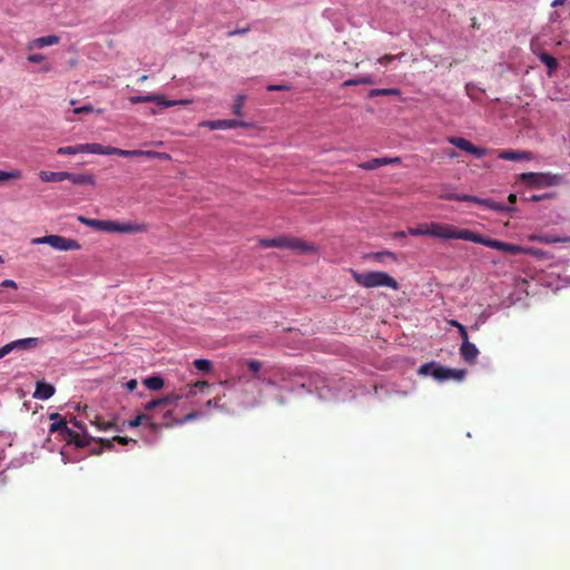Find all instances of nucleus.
Instances as JSON below:
<instances>
[{
  "label": "nucleus",
  "instance_id": "f8f14e48",
  "mask_svg": "<svg viewBox=\"0 0 570 570\" xmlns=\"http://www.w3.org/2000/svg\"><path fill=\"white\" fill-rule=\"evenodd\" d=\"M202 126L210 129V130H226L232 128H247L248 124L242 120L236 119H222V120H207L202 124Z\"/></svg>",
  "mask_w": 570,
  "mask_h": 570
},
{
  "label": "nucleus",
  "instance_id": "a19ab883",
  "mask_svg": "<svg viewBox=\"0 0 570 570\" xmlns=\"http://www.w3.org/2000/svg\"><path fill=\"white\" fill-rule=\"evenodd\" d=\"M98 442L101 444L102 448L105 449H108V450H114V443H115V440L114 438L112 439H98Z\"/></svg>",
  "mask_w": 570,
  "mask_h": 570
},
{
  "label": "nucleus",
  "instance_id": "8fccbe9b",
  "mask_svg": "<svg viewBox=\"0 0 570 570\" xmlns=\"http://www.w3.org/2000/svg\"><path fill=\"white\" fill-rule=\"evenodd\" d=\"M1 287H9V288H13V289H17L18 285L12 279H4L1 282L0 284Z\"/></svg>",
  "mask_w": 570,
  "mask_h": 570
},
{
  "label": "nucleus",
  "instance_id": "bf43d9fd",
  "mask_svg": "<svg viewBox=\"0 0 570 570\" xmlns=\"http://www.w3.org/2000/svg\"><path fill=\"white\" fill-rule=\"evenodd\" d=\"M62 419H63V417H62L59 413H57V412L51 413V414L49 415V420H50V421H52V422H57V421H60V420H62Z\"/></svg>",
  "mask_w": 570,
  "mask_h": 570
},
{
  "label": "nucleus",
  "instance_id": "de8ad7c7",
  "mask_svg": "<svg viewBox=\"0 0 570 570\" xmlns=\"http://www.w3.org/2000/svg\"><path fill=\"white\" fill-rule=\"evenodd\" d=\"M393 60H395V57L393 55H385V56L379 58L377 62L385 66V65L392 62Z\"/></svg>",
  "mask_w": 570,
  "mask_h": 570
},
{
  "label": "nucleus",
  "instance_id": "ddd939ff",
  "mask_svg": "<svg viewBox=\"0 0 570 570\" xmlns=\"http://www.w3.org/2000/svg\"><path fill=\"white\" fill-rule=\"evenodd\" d=\"M183 397V395H174V394H170V395H166L164 397H160V399H155V400H151L150 402H148L146 405H145V410L147 412H151L158 407L160 409H166L170 405H174L176 404V402L178 400H180Z\"/></svg>",
  "mask_w": 570,
  "mask_h": 570
},
{
  "label": "nucleus",
  "instance_id": "603ef678",
  "mask_svg": "<svg viewBox=\"0 0 570 570\" xmlns=\"http://www.w3.org/2000/svg\"><path fill=\"white\" fill-rule=\"evenodd\" d=\"M167 102H171L173 105L170 107H174V106H179V105H189L193 101L190 99H179V100H168L167 99Z\"/></svg>",
  "mask_w": 570,
  "mask_h": 570
},
{
  "label": "nucleus",
  "instance_id": "c756f323",
  "mask_svg": "<svg viewBox=\"0 0 570 570\" xmlns=\"http://www.w3.org/2000/svg\"><path fill=\"white\" fill-rule=\"evenodd\" d=\"M401 94L397 88H383V89H372L368 92V97H377V96H399Z\"/></svg>",
  "mask_w": 570,
  "mask_h": 570
},
{
  "label": "nucleus",
  "instance_id": "79ce46f5",
  "mask_svg": "<svg viewBox=\"0 0 570 570\" xmlns=\"http://www.w3.org/2000/svg\"><path fill=\"white\" fill-rule=\"evenodd\" d=\"M291 89L288 85H269L267 86L268 91H287Z\"/></svg>",
  "mask_w": 570,
  "mask_h": 570
},
{
  "label": "nucleus",
  "instance_id": "5fc2aeb1",
  "mask_svg": "<svg viewBox=\"0 0 570 570\" xmlns=\"http://www.w3.org/2000/svg\"><path fill=\"white\" fill-rule=\"evenodd\" d=\"M138 386V382L137 380L132 379V380H129L127 383H126V387L129 392H132L137 389Z\"/></svg>",
  "mask_w": 570,
  "mask_h": 570
},
{
  "label": "nucleus",
  "instance_id": "338daca9",
  "mask_svg": "<svg viewBox=\"0 0 570 570\" xmlns=\"http://www.w3.org/2000/svg\"><path fill=\"white\" fill-rule=\"evenodd\" d=\"M509 203L514 204L517 202V195L510 194L508 197Z\"/></svg>",
  "mask_w": 570,
  "mask_h": 570
},
{
  "label": "nucleus",
  "instance_id": "393cba45",
  "mask_svg": "<svg viewBox=\"0 0 570 570\" xmlns=\"http://www.w3.org/2000/svg\"><path fill=\"white\" fill-rule=\"evenodd\" d=\"M66 173L67 171H47L42 170L39 174V177L42 181L50 183V181H62L66 180Z\"/></svg>",
  "mask_w": 570,
  "mask_h": 570
},
{
  "label": "nucleus",
  "instance_id": "a18cd8bd",
  "mask_svg": "<svg viewBox=\"0 0 570 570\" xmlns=\"http://www.w3.org/2000/svg\"><path fill=\"white\" fill-rule=\"evenodd\" d=\"M92 111H94V107L90 104L73 109L75 114H85V112H92Z\"/></svg>",
  "mask_w": 570,
  "mask_h": 570
},
{
  "label": "nucleus",
  "instance_id": "6ab92c4d",
  "mask_svg": "<svg viewBox=\"0 0 570 570\" xmlns=\"http://www.w3.org/2000/svg\"><path fill=\"white\" fill-rule=\"evenodd\" d=\"M8 344L10 346L11 352L14 350H32L39 345V338H37V337L20 338V340L12 341Z\"/></svg>",
  "mask_w": 570,
  "mask_h": 570
},
{
  "label": "nucleus",
  "instance_id": "4468645a",
  "mask_svg": "<svg viewBox=\"0 0 570 570\" xmlns=\"http://www.w3.org/2000/svg\"><path fill=\"white\" fill-rule=\"evenodd\" d=\"M529 240L542 244L563 243L570 244V236H556L548 233L531 234L528 236Z\"/></svg>",
  "mask_w": 570,
  "mask_h": 570
},
{
  "label": "nucleus",
  "instance_id": "6e6d98bb",
  "mask_svg": "<svg viewBox=\"0 0 570 570\" xmlns=\"http://www.w3.org/2000/svg\"><path fill=\"white\" fill-rule=\"evenodd\" d=\"M193 386L197 390H200L203 391L204 389L208 387L209 384L206 382V381H197L196 383L193 384Z\"/></svg>",
  "mask_w": 570,
  "mask_h": 570
},
{
  "label": "nucleus",
  "instance_id": "72a5a7b5",
  "mask_svg": "<svg viewBox=\"0 0 570 570\" xmlns=\"http://www.w3.org/2000/svg\"><path fill=\"white\" fill-rule=\"evenodd\" d=\"M92 424H95L101 431H107V430H110V429H116L117 431H119V429L116 428V423L114 421L105 422V421H101L99 417H97L92 422Z\"/></svg>",
  "mask_w": 570,
  "mask_h": 570
},
{
  "label": "nucleus",
  "instance_id": "412c9836",
  "mask_svg": "<svg viewBox=\"0 0 570 570\" xmlns=\"http://www.w3.org/2000/svg\"><path fill=\"white\" fill-rule=\"evenodd\" d=\"M366 258L381 264L386 263L387 259H391L393 262H396L397 259L396 255L390 250L370 253L366 255Z\"/></svg>",
  "mask_w": 570,
  "mask_h": 570
},
{
  "label": "nucleus",
  "instance_id": "09e8293b",
  "mask_svg": "<svg viewBox=\"0 0 570 570\" xmlns=\"http://www.w3.org/2000/svg\"><path fill=\"white\" fill-rule=\"evenodd\" d=\"M73 147H75L76 154L89 153V144H79V145H75Z\"/></svg>",
  "mask_w": 570,
  "mask_h": 570
},
{
  "label": "nucleus",
  "instance_id": "4be33fe9",
  "mask_svg": "<svg viewBox=\"0 0 570 570\" xmlns=\"http://www.w3.org/2000/svg\"><path fill=\"white\" fill-rule=\"evenodd\" d=\"M285 239H286V235H281V236L273 237V238H261L258 240V244L265 248H272V247L285 248Z\"/></svg>",
  "mask_w": 570,
  "mask_h": 570
},
{
  "label": "nucleus",
  "instance_id": "20e7f679",
  "mask_svg": "<svg viewBox=\"0 0 570 570\" xmlns=\"http://www.w3.org/2000/svg\"><path fill=\"white\" fill-rule=\"evenodd\" d=\"M49 432H59L62 440H65L68 444H75L77 448H86L91 443V441H94V438H91L88 433L80 435V433L69 429L65 419L52 422L50 424Z\"/></svg>",
  "mask_w": 570,
  "mask_h": 570
},
{
  "label": "nucleus",
  "instance_id": "e2e57ef3",
  "mask_svg": "<svg viewBox=\"0 0 570 570\" xmlns=\"http://www.w3.org/2000/svg\"><path fill=\"white\" fill-rule=\"evenodd\" d=\"M195 416H196V413H189V414H187V415L184 417V420H181L179 423H185V422H187V421H189V420L194 419Z\"/></svg>",
  "mask_w": 570,
  "mask_h": 570
},
{
  "label": "nucleus",
  "instance_id": "864d4df0",
  "mask_svg": "<svg viewBox=\"0 0 570 570\" xmlns=\"http://www.w3.org/2000/svg\"><path fill=\"white\" fill-rule=\"evenodd\" d=\"M459 334H460V336H461V338H462V342H470V341H469L468 331H466V328H465V326H464V325H463V326H460V328H459Z\"/></svg>",
  "mask_w": 570,
  "mask_h": 570
},
{
  "label": "nucleus",
  "instance_id": "1a4fd4ad",
  "mask_svg": "<svg viewBox=\"0 0 570 570\" xmlns=\"http://www.w3.org/2000/svg\"><path fill=\"white\" fill-rule=\"evenodd\" d=\"M285 248L291 249L297 254H315L317 253V247L309 242H306L302 238L287 236L285 239Z\"/></svg>",
  "mask_w": 570,
  "mask_h": 570
},
{
  "label": "nucleus",
  "instance_id": "58836bf2",
  "mask_svg": "<svg viewBox=\"0 0 570 570\" xmlns=\"http://www.w3.org/2000/svg\"><path fill=\"white\" fill-rule=\"evenodd\" d=\"M244 100H245V97L242 95L237 96V98L235 99L234 105H233V112L235 115H237V116L242 115V110L244 107Z\"/></svg>",
  "mask_w": 570,
  "mask_h": 570
},
{
  "label": "nucleus",
  "instance_id": "7c9ffc66",
  "mask_svg": "<svg viewBox=\"0 0 570 570\" xmlns=\"http://www.w3.org/2000/svg\"><path fill=\"white\" fill-rule=\"evenodd\" d=\"M374 81L371 76H363L360 78L347 79L343 82V87H352L358 85H372Z\"/></svg>",
  "mask_w": 570,
  "mask_h": 570
},
{
  "label": "nucleus",
  "instance_id": "c85d7f7f",
  "mask_svg": "<svg viewBox=\"0 0 570 570\" xmlns=\"http://www.w3.org/2000/svg\"><path fill=\"white\" fill-rule=\"evenodd\" d=\"M144 384L151 391H158L164 387L165 382L160 376H150L144 381Z\"/></svg>",
  "mask_w": 570,
  "mask_h": 570
},
{
  "label": "nucleus",
  "instance_id": "9b49d317",
  "mask_svg": "<svg viewBox=\"0 0 570 570\" xmlns=\"http://www.w3.org/2000/svg\"><path fill=\"white\" fill-rule=\"evenodd\" d=\"M448 141L459 149L475 156L476 158H481L488 153L485 148L474 146L470 140L462 137H449Z\"/></svg>",
  "mask_w": 570,
  "mask_h": 570
},
{
  "label": "nucleus",
  "instance_id": "bb28decb",
  "mask_svg": "<svg viewBox=\"0 0 570 570\" xmlns=\"http://www.w3.org/2000/svg\"><path fill=\"white\" fill-rule=\"evenodd\" d=\"M59 41H60V38L58 36L50 35V36L37 38L36 40H33L32 45L36 47L42 48L46 46L57 45V43H59Z\"/></svg>",
  "mask_w": 570,
  "mask_h": 570
},
{
  "label": "nucleus",
  "instance_id": "a211bd4d",
  "mask_svg": "<svg viewBox=\"0 0 570 570\" xmlns=\"http://www.w3.org/2000/svg\"><path fill=\"white\" fill-rule=\"evenodd\" d=\"M396 163H400L399 157H394V158L382 157V158H373L370 161L362 163L358 165V167L362 169H365V170H373L380 166H385V165L396 164Z\"/></svg>",
  "mask_w": 570,
  "mask_h": 570
},
{
  "label": "nucleus",
  "instance_id": "c9c22d12",
  "mask_svg": "<svg viewBox=\"0 0 570 570\" xmlns=\"http://www.w3.org/2000/svg\"><path fill=\"white\" fill-rule=\"evenodd\" d=\"M151 416L149 414L142 413L137 415L134 420L128 422L129 428H137L144 422H149Z\"/></svg>",
  "mask_w": 570,
  "mask_h": 570
},
{
  "label": "nucleus",
  "instance_id": "6e6552de",
  "mask_svg": "<svg viewBox=\"0 0 570 570\" xmlns=\"http://www.w3.org/2000/svg\"><path fill=\"white\" fill-rule=\"evenodd\" d=\"M31 244H33V245L46 244L57 250H63V252L78 250L81 248V245L76 239L67 238V237H63L60 235H46L42 237H36V238L31 239Z\"/></svg>",
  "mask_w": 570,
  "mask_h": 570
},
{
  "label": "nucleus",
  "instance_id": "69168bd1",
  "mask_svg": "<svg viewBox=\"0 0 570 570\" xmlns=\"http://www.w3.org/2000/svg\"><path fill=\"white\" fill-rule=\"evenodd\" d=\"M245 32H247V29H237L232 31L229 35H243Z\"/></svg>",
  "mask_w": 570,
  "mask_h": 570
},
{
  "label": "nucleus",
  "instance_id": "e433bc0d",
  "mask_svg": "<svg viewBox=\"0 0 570 570\" xmlns=\"http://www.w3.org/2000/svg\"><path fill=\"white\" fill-rule=\"evenodd\" d=\"M540 59L549 69H556L558 66L557 59L548 53H542Z\"/></svg>",
  "mask_w": 570,
  "mask_h": 570
},
{
  "label": "nucleus",
  "instance_id": "f3484780",
  "mask_svg": "<svg viewBox=\"0 0 570 570\" xmlns=\"http://www.w3.org/2000/svg\"><path fill=\"white\" fill-rule=\"evenodd\" d=\"M56 392V389L52 384L47 383L45 381H39L36 384V391L33 392V397L37 400H48Z\"/></svg>",
  "mask_w": 570,
  "mask_h": 570
},
{
  "label": "nucleus",
  "instance_id": "2f4dec72",
  "mask_svg": "<svg viewBox=\"0 0 570 570\" xmlns=\"http://www.w3.org/2000/svg\"><path fill=\"white\" fill-rule=\"evenodd\" d=\"M194 366L200 372H209L213 368V363L206 358H197L194 361Z\"/></svg>",
  "mask_w": 570,
  "mask_h": 570
},
{
  "label": "nucleus",
  "instance_id": "052dcab7",
  "mask_svg": "<svg viewBox=\"0 0 570 570\" xmlns=\"http://www.w3.org/2000/svg\"><path fill=\"white\" fill-rule=\"evenodd\" d=\"M566 1L567 0H553L551 2V7H553V8L561 7V6H563L566 3Z\"/></svg>",
  "mask_w": 570,
  "mask_h": 570
},
{
  "label": "nucleus",
  "instance_id": "37998d69",
  "mask_svg": "<svg viewBox=\"0 0 570 570\" xmlns=\"http://www.w3.org/2000/svg\"><path fill=\"white\" fill-rule=\"evenodd\" d=\"M58 155H76L73 146L60 147L57 149Z\"/></svg>",
  "mask_w": 570,
  "mask_h": 570
},
{
  "label": "nucleus",
  "instance_id": "423d86ee",
  "mask_svg": "<svg viewBox=\"0 0 570 570\" xmlns=\"http://www.w3.org/2000/svg\"><path fill=\"white\" fill-rule=\"evenodd\" d=\"M419 374L431 375L438 381L455 380L462 381L466 374L465 370L446 368L434 362L425 363L420 366Z\"/></svg>",
  "mask_w": 570,
  "mask_h": 570
},
{
  "label": "nucleus",
  "instance_id": "4d7b16f0",
  "mask_svg": "<svg viewBox=\"0 0 570 570\" xmlns=\"http://www.w3.org/2000/svg\"><path fill=\"white\" fill-rule=\"evenodd\" d=\"M10 346L9 344H6L3 345L2 347H0V358L4 357L6 355H8L10 353Z\"/></svg>",
  "mask_w": 570,
  "mask_h": 570
},
{
  "label": "nucleus",
  "instance_id": "774afa93",
  "mask_svg": "<svg viewBox=\"0 0 570 570\" xmlns=\"http://www.w3.org/2000/svg\"><path fill=\"white\" fill-rule=\"evenodd\" d=\"M196 394V389L191 385L188 390V393L186 394V396H193Z\"/></svg>",
  "mask_w": 570,
  "mask_h": 570
},
{
  "label": "nucleus",
  "instance_id": "49530a36",
  "mask_svg": "<svg viewBox=\"0 0 570 570\" xmlns=\"http://www.w3.org/2000/svg\"><path fill=\"white\" fill-rule=\"evenodd\" d=\"M28 60L32 63H39L45 60V57L40 53H33L28 56Z\"/></svg>",
  "mask_w": 570,
  "mask_h": 570
},
{
  "label": "nucleus",
  "instance_id": "c03bdc74",
  "mask_svg": "<svg viewBox=\"0 0 570 570\" xmlns=\"http://www.w3.org/2000/svg\"><path fill=\"white\" fill-rule=\"evenodd\" d=\"M552 197V194H540V195H532L528 198V202H541L543 199H548V198H551Z\"/></svg>",
  "mask_w": 570,
  "mask_h": 570
},
{
  "label": "nucleus",
  "instance_id": "39448f33",
  "mask_svg": "<svg viewBox=\"0 0 570 570\" xmlns=\"http://www.w3.org/2000/svg\"><path fill=\"white\" fill-rule=\"evenodd\" d=\"M475 244L484 245L489 248L498 249L508 254L518 255V254H530L533 256H541V250L533 248H525L515 244L504 243L498 239L487 238L480 234H475Z\"/></svg>",
  "mask_w": 570,
  "mask_h": 570
},
{
  "label": "nucleus",
  "instance_id": "3c124183",
  "mask_svg": "<svg viewBox=\"0 0 570 570\" xmlns=\"http://www.w3.org/2000/svg\"><path fill=\"white\" fill-rule=\"evenodd\" d=\"M71 423L73 424V426H76L77 429L81 430V432H82L81 435L87 433L86 425L83 424V422H81V421H79L77 419H73V420H71Z\"/></svg>",
  "mask_w": 570,
  "mask_h": 570
},
{
  "label": "nucleus",
  "instance_id": "4c0bfd02",
  "mask_svg": "<svg viewBox=\"0 0 570 570\" xmlns=\"http://www.w3.org/2000/svg\"><path fill=\"white\" fill-rule=\"evenodd\" d=\"M456 198H458V202L474 203V204H478V205H480L482 207H483V203L485 200V198H480V197H476V196L465 195V194H462V197H456Z\"/></svg>",
  "mask_w": 570,
  "mask_h": 570
},
{
  "label": "nucleus",
  "instance_id": "2eb2a0df",
  "mask_svg": "<svg viewBox=\"0 0 570 570\" xmlns=\"http://www.w3.org/2000/svg\"><path fill=\"white\" fill-rule=\"evenodd\" d=\"M129 101L131 104H141V102H156L158 106L164 108H169L173 104L167 102V99L163 95L149 94L146 96H131L129 97Z\"/></svg>",
  "mask_w": 570,
  "mask_h": 570
},
{
  "label": "nucleus",
  "instance_id": "f704fd0d",
  "mask_svg": "<svg viewBox=\"0 0 570 570\" xmlns=\"http://www.w3.org/2000/svg\"><path fill=\"white\" fill-rule=\"evenodd\" d=\"M246 365L249 368V371H252L254 373V377L259 379L258 373L263 366L262 362L258 360L252 358L246 362Z\"/></svg>",
  "mask_w": 570,
  "mask_h": 570
},
{
  "label": "nucleus",
  "instance_id": "b1692460",
  "mask_svg": "<svg viewBox=\"0 0 570 570\" xmlns=\"http://www.w3.org/2000/svg\"><path fill=\"white\" fill-rule=\"evenodd\" d=\"M483 207L484 208H488V209H491V210H494V212H498V213H511V212H514V208L513 207H510L503 203H498L493 199H490V198H485L484 203H483Z\"/></svg>",
  "mask_w": 570,
  "mask_h": 570
},
{
  "label": "nucleus",
  "instance_id": "0eeeda50",
  "mask_svg": "<svg viewBox=\"0 0 570 570\" xmlns=\"http://www.w3.org/2000/svg\"><path fill=\"white\" fill-rule=\"evenodd\" d=\"M520 180L534 188H547L560 185L562 176L551 173H523Z\"/></svg>",
  "mask_w": 570,
  "mask_h": 570
},
{
  "label": "nucleus",
  "instance_id": "680f3d73",
  "mask_svg": "<svg viewBox=\"0 0 570 570\" xmlns=\"http://www.w3.org/2000/svg\"><path fill=\"white\" fill-rule=\"evenodd\" d=\"M407 234V230L404 232V230H399L394 234V238H404Z\"/></svg>",
  "mask_w": 570,
  "mask_h": 570
},
{
  "label": "nucleus",
  "instance_id": "aec40b11",
  "mask_svg": "<svg viewBox=\"0 0 570 570\" xmlns=\"http://www.w3.org/2000/svg\"><path fill=\"white\" fill-rule=\"evenodd\" d=\"M66 179L73 185H95V177L90 174H72L66 173Z\"/></svg>",
  "mask_w": 570,
  "mask_h": 570
},
{
  "label": "nucleus",
  "instance_id": "a878e982",
  "mask_svg": "<svg viewBox=\"0 0 570 570\" xmlns=\"http://www.w3.org/2000/svg\"><path fill=\"white\" fill-rule=\"evenodd\" d=\"M407 234L411 236H431V223L420 224L416 227H409Z\"/></svg>",
  "mask_w": 570,
  "mask_h": 570
},
{
  "label": "nucleus",
  "instance_id": "f03ea898",
  "mask_svg": "<svg viewBox=\"0 0 570 570\" xmlns=\"http://www.w3.org/2000/svg\"><path fill=\"white\" fill-rule=\"evenodd\" d=\"M351 273L355 283L362 287H389L395 291L399 289V283L385 272L358 273L356 271H351Z\"/></svg>",
  "mask_w": 570,
  "mask_h": 570
},
{
  "label": "nucleus",
  "instance_id": "ea45409f",
  "mask_svg": "<svg viewBox=\"0 0 570 570\" xmlns=\"http://www.w3.org/2000/svg\"><path fill=\"white\" fill-rule=\"evenodd\" d=\"M114 440H115V442H118L121 445H127L129 443H134V444L137 443V441L134 439L126 438V436H119V435L114 436Z\"/></svg>",
  "mask_w": 570,
  "mask_h": 570
},
{
  "label": "nucleus",
  "instance_id": "7ed1b4c3",
  "mask_svg": "<svg viewBox=\"0 0 570 570\" xmlns=\"http://www.w3.org/2000/svg\"><path fill=\"white\" fill-rule=\"evenodd\" d=\"M475 232L464 228H458L452 224L431 223V237L441 238L444 240L462 239L474 243Z\"/></svg>",
  "mask_w": 570,
  "mask_h": 570
},
{
  "label": "nucleus",
  "instance_id": "0e129e2a",
  "mask_svg": "<svg viewBox=\"0 0 570 570\" xmlns=\"http://www.w3.org/2000/svg\"><path fill=\"white\" fill-rule=\"evenodd\" d=\"M449 324L453 327H456L458 330L460 328V326H463L460 322L455 321V320H451L449 321Z\"/></svg>",
  "mask_w": 570,
  "mask_h": 570
},
{
  "label": "nucleus",
  "instance_id": "5701e85b",
  "mask_svg": "<svg viewBox=\"0 0 570 570\" xmlns=\"http://www.w3.org/2000/svg\"><path fill=\"white\" fill-rule=\"evenodd\" d=\"M500 159L504 160H521V159H530L531 154L528 151H515V150H502L499 156Z\"/></svg>",
  "mask_w": 570,
  "mask_h": 570
},
{
  "label": "nucleus",
  "instance_id": "9d476101",
  "mask_svg": "<svg viewBox=\"0 0 570 570\" xmlns=\"http://www.w3.org/2000/svg\"><path fill=\"white\" fill-rule=\"evenodd\" d=\"M115 155L121 156V157H147L153 159H161V160H170L171 157L169 154L166 153H159L154 150H126L120 148H115Z\"/></svg>",
  "mask_w": 570,
  "mask_h": 570
},
{
  "label": "nucleus",
  "instance_id": "dca6fc26",
  "mask_svg": "<svg viewBox=\"0 0 570 570\" xmlns=\"http://www.w3.org/2000/svg\"><path fill=\"white\" fill-rule=\"evenodd\" d=\"M479 353L480 352L478 347L473 343L462 342L460 346V354L466 363L474 364L476 362Z\"/></svg>",
  "mask_w": 570,
  "mask_h": 570
},
{
  "label": "nucleus",
  "instance_id": "cd10ccee",
  "mask_svg": "<svg viewBox=\"0 0 570 570\" xmlns=\"http://www.w3.org/2000/svg\"><path fill=\"white\" fill-rule=\"evenodd\" d=\"M115 148L116 147L102 146L100 144H89V154L115 155Z\"/></svg>",
  "mask_w": 570,
  "mask_h": 570
},
{
  "label": "nucleus",
  "instance_id": "f257e3e1",
  "mask_svg": "<svg viewBox=\"0 0 570 570\" xmlns=\"http://www.w3.org/2000/svg\"><path fill=\"white\" fill-rule=\"evenodd\" d=\"M78 220L96 230L108 232V233H121V234H139L146 233L149 229L148 224L146 223H132L126 222L120 223L117 220H104V219H95L87 218L85 216H79Z\"/></svg>",
  "mask_w": 570,
  "mask_h": 570
},
{
  "label": "nucleus",
  "instance_id": "13d9d810",
  "mask_svg": "<svg viewBox=\"0 0 570 570\" xmlns=\"http://www.w3.org/2000/svg\"><path fill=\"white\" fill-rule=\"evenodd\" d=\"M456 197H462V194H449V195L442 196L441 198L448 199V200H456L458 202Z\"/></svg>",
  "mask_w": 570,
  "mask_h": 570
},
{
  "label": "nucleus",
  "instance_id": "473e14b6",
  "mask_svg": "<svg viewBox=\"0 0 570 570\" xmlns=\"http://www.w3.org/2000/svg\"><path fill=\"white\" fill-rule=\"evenodd\" d=\"M22 174L19 169L12 170V171H3L0 170V183L7 181L10 179H19L21 178Z\"/></svg>",
  "mask_w": 570,
  "mask_h": 570
}]
</instances>
